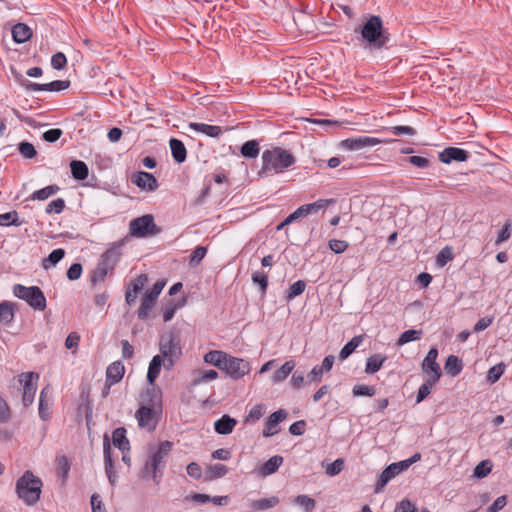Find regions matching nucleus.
<instances>
[{"label":"nucleus","instance_id":"f257e3e1","mask_svg":"<svg viewBox=\"0 0 512 512\" xmlns=\"http://www.w3.org/2000/svg\"><path fill=\"white\" fill-rule=\"evenodd\" d=\"M262 167L258 172L259 177L265 178L284 172L295 163L294 155L281 147H273L263 151Z\"/></svg>","mask_w":512,"mask_h":512},{"label":"nucleus","instance_id":"f03ea898","mask_svg":"<svg viewBox=\"0 0 512 512\" xmlns=\"http://www.w3.org/2000/svg\"><path fill=\"white\" fill-rule=\"evenodd\" d=\"M172 448V442L167 440L160 442L158 447L150 453L146 460L141 472L142 477L152 479L156 485H159L165 468L164 459L169 455Z\"/></svg>","mask_w":512,"mask_h":512},{"label":"nucleus","instance_id":"7ed1b4c3","mask_svg":"<svg viewBox=\"0 0 512 512\" xmlns=\"http://www.w3.org/2000/svg\"><path fill=\"white\" fill-rule=\"evenodd\" d=\"M42 481L31 471L27 470L16 482V492L24 503L27 505L36 504L41 495Z\"/></svg>","mask_w":512,"mask_h":512},{"label":"nucleus","instance_id":"20e7f679","mask_svg":"<svg viewBox=\"0 0 512 512\" xmlns=\"http://www.w3.org/2000/svg\"><path fill=\"white\" fill-rule=\"evenodd\" d=\"M357 31L358 29H355V32ZM359 31L366 43L365 47L380 49L388 41V35L383 31L382 19L379 16H370Z\"/></svg>","mask_w":512,"mask_h":512},{"label":"nucleus","instance_id":"39448f33","mask_svg":"<svg viewBox=\"0 0 512 512\" xmlns=\"http://www.w3.org/2000/svg\"><path fill=\"white\" fill-rule=\"evenodd\" d=\"M159 346L160 356L164 359V368L172 369L182 354L179 337L172 332L165 334L161 337Z\"/></svg>","mask_w":512,"mask_h":512},{"label":"nucleus","instance_id":"423d86ee","mask_svg":"<svg viewBox=\"0 0 512 512\" xmlns=\"http://www.w3.org/2000/svg\"><path fill=\"white\" fill-rule=\"evenodd\" d=\"M13 294L27 302L35 310L43 311L46 304V297L42 290L38 286H24L21 284H15L13 286Z\"/></svg>","mask_w":512,"mask_h":512},{"label":"nucleus","instance_id":"0eeeda50","mask_svg":"<svg viewBox=\"0 0 512 512\" xmlns=\"http://www.w3.org/2000/svg\"><path fill=\"white\" fill-rule=\"evenodd\" d=\"M130 235L137 238H145L157 234L160 229L154 222L151 214L135 218L129 223Z\"/></svg>","mask_w":512,"mask_h":512},{"label":"nucleus","instance_id":"6e6552de","mask_svg":"<svg viewBox=\"0 0 512 512\" xmlns=\"http://www.w3.org/2000/svg\"><path fill=\"white\" fill-rule=\"evenodd\" d=\"M118 255L119 254L116 249H108L102 254L100 262L91 274V282L93 285L104 281L108 272L114 268Z\"/></svg>","mask_w":512,"mask_h":512},{"label":"nucleus","instance_id":"1a4fd4ad","mask_svg":"<svg viewBox=\"0 0 512 512\" xmlns=\"http://www.w3.org/2000/svg\"><path fill=\"white\" fill-rule=\"evenodd\" d=\"M250 363L242 358H237L228 354L222 371L232 380H239L250 372Z\"/></svg>","mask_w":512,"mask_h":512},{"label":"nucleus","instance_id":"9d476101","mask_svg":"<svg viewBox=\"0 0 512 512\" xmlns=\"http://www.w3.org/2000/svg\"><path fill=\"white\" fill-rule=\"evenodd\" d=\"M438 349L432 347L421 364V370L427 379L432 382H438L442 376V371L439 363L437 362Z\"/></svg>","mask_w":512,"mask_h":512},{"label":"nucleus","instance_id":"9b49d317","mask_svg":"<svg viewBox=\"0 0 512 512\" xmlns=\"http://www.w3.org/2000/svg\"><path fill=\"white\" fill-rule=\"evenodd\" d=\"M165 286V282L157 281L150 290H148L141 302V305L138 309L137 315L139 319H146L155 305V302L162 292Z\"/></svg>","mask_w":512,"mask_h":512},{"label":"nucleus","instance_id":"f8f14e48","mask_svg":"<svg viewBox=\"0 0 512 512\" xmlns=\"http://www.w3.org/2000/svg\"><path fill=\"white\" fill-rule=\"evenodd\" d=\"M161 413L162 411L154 410L148 406H140L135 413V418L140 428L152 432L157 427Z\"/></svg>","mask_w":512,"mask_h":512},{"label":"nucleus","instance_id":"ddd939ff","mask_svg":"<svg viewBox=\"0 0 512 512\" xmlns=\"http://www.w3.org/2000/svg\"><path fill=\"white\" fill-rule=\"evenodd\" d=\"M38 379L39 375L33 372L22 373L19 376V382L23 386L22 401L24 406H29L33 403Z\"/></svg>","mask_w":512,"mask_h":512},{"label":"nucleus","instance_id":"4468645a","mask_svg":"<svg viewBox=\"0 0 512 512\" xmlns=\"http://www.w3.org/2000/svg\"><path fill=\"white\" fill-rule=\"evenodd\" d=\"M331 202L332 200L319 199L313 203L301 205L294 212L288 215V221L295 222L296 220L310 214H316L319 211L326 209Z\"/></svg>","mask_w":512,"mask_h":512},{"label":"nucleus","instance_id":"2eb2a0df","mask_svg":"<svg viewBox=\"0 0 512 512\" xmlns=\"http://www.w3.org/2000/svg\"><path fill=\"white\" fill-rule=\"evenodd\" d=\"M407 470L406 465L403 461L395 462L387 466L382 473L379 475L378 480L375 484V493L383 491L384 487L398 474Z\"/></svg>","mask_w":512,"mask_h":512},{"label":"nucleus","instance_id":"dca6fc26","mask_svg":"<svg viewBox=\"0 0 512 512\" xmlns=\"http://www.w3.org/2000/svg\"><path fill=\"white\" fill-rule=\"evenodd\" d=\"M378 138L370 136H358L344 139L340 142V147L348 151H358L366 147H373L380 144Z\"/></svg>","mask_w":512,"mask_h":512},{"label":"nucleus","instance_id":"f3484780","mask_svg":"<svg viewBox=\"0 0 512 512\" xmlns=\"http://www.w3.org/2000/svg\"><path fill=\"white\" fill-rule=\"evenodd\" d=\"M23 86L26 90L29 91H49V92H59L67 89L70 86V81L68 80H55L47 84H38L31 82L29 80H25L23 82Z\"/></svg>","mask_w":512,"mask_h":512},{"label":"nucleus","instance_id":"a211bd4d","mask_svg":"<svg viewBox=\"0 0 512 512\" xmlns=\"http://www.w3.org/2000/svg\"><path fill=\"white\" fill-rule=\"evenodd\" d=\"M140 406H148L154 410L162 411V394L161 390L157 387L146 389L141 394Z\"/></svg>","mask_w":512,"mask_h":512},{"label":"nucleus","instance_id":"6ab92c4d","mask_svg":"<svg viewBox=\"0 0 512 512\" xmlns=\"http://www.w3.org/2000/svg\"><path fill=\"white\" fill-rule=\"evenodd\" d=\"M288 413L284 409H279L273 412L266 420L265 428L263 429L264 437H271L279 433V423L286 419Z\"/></svg>","mask_w":512,"mask_h":512},{"label":"nucleus","instance_id":"aec40b11","mask_svg":"<svg viewBox=\"0 0 512 512\" xmlns=\"http://www.w3.org/2000/svg\"><path fill=\"white\" fill-rule=\"evenodd\" d=\"M103 453L105 462V472L108 477L109 483L112 486H114L117 481V474L116 471L114 470V463L111 456L110 438L107 434H105L103 438Z\"/></svg>","mask_w":512,"mask_h":512},{"label":"nucleus","instance_id":"412c9836","mask_svg":"<svg viewBox=\"0 0 512 512\" xmlns=\"http://www.w3.org/2000/svg\"><path fill=\"white\" fill-rule=\"evenodd\" d=\"M131 182L142 190L149 192L155 191L158 188L157 179L148 172L139 171L132 175Z\"/></svg>","mask_w":512,"mask_h":512},{"label":"nucleus","instance_id":"4be33fe9","mask_svg":"<svg viewBox=\"0 0 512 512\" xmlns=\"http://www.w3.org/2000/svg\"><path fill=\"white\" fill-rule=\"evenodd\" d=\"M468 157V151L458 147H447L438 155L439 160L444 164H450L453 161L464 162Z\"/></svg>","mask_w":512,"mask_h":512},{"label":"nucleus","instance_id":"5701e85b","mask_svg":"<svg viewBox=\"0 0 512 512\" xmlns=\"http://www.w3.org/2000/svg\"><path fill=\"white\" fill-rule=\"evenodd\" d=\"M125 373L124 365L121 361L112 362L106 369V384L108 388L121 381Z\"/></svg>","mask_w":512,"mask_h":512},{"label":"nucleus","instance_id":"b1692460","mask_svg":"<svg viewBox=\"0 0 512 512\" xmlns=\"http://www.w3.org/2000/svg\"><path fill=\"white\" fill-rule=\"evenodd\" d=\"M189 128L195 132L205 134L211 138H219L223 134L222 127L218 125H209L206 123L190 122Z\"/></svg>","mask_w":512,"mask_h":512},{"label":"nucleus","instance_id":"393cba45","mask_svg":"<svg viewBox=\"0 0 512 512\" xmlns=\"http://www.w3.org/2000/svg\"><path fill=\"white\" fill-rule=\"evenodd\" d=\"M284 459L280 455L270 457L265 463L258 467L257 472L262 477L274 474L282 465Z\"/></svg>","mask_w":512,"mask_h":512},{"label":"nucleus","instance_id":"a878e982","mask_svg":"<svg viewBox=\"0 0 512 512\" xmlns=\"http://www.w3.org/2000/svg\"><path fill=\"white\" fill-rule=\"evenodd\" d=\"M51 390L49 387L42 389L39 396V417L42 420H47L51 414Z\"/></svg>","mask_w":512,"mask_h":512},{"label":"nucleus","instance_id":"bb28decb","mask_svg":"<svg viewBox=\"0 0 512 512\" xmlns=\"http://www.w3.org/2000/svg\"><path fill=\"white\" fill-rule=\"evenodd\" d=\"M193 378L191 381V386H198L203 383H207L215 380L218 377V372L213 369H196L192 374Z\"/></svg>","mask_w":512,"mask_h":512},{"label":"nucleus","instance_id":"cd10ccee","mask_svg":"<svg viewBox=\"0 0 512 512\" xmlns=\"http://www.w3.org/2000/svg\"><path fill=\"white\" fill-rule=\"evenodd\" d=\"M236 424V419L230 417L229 415H223L221 418L215 421L214 429L218 434L228 435L233 432Z\"/></svg>","mask_w":512,"mask_h":512},{"label":"nucleus","instance_id":"c85d7f7f","mask_svg":"<svg viewBox=\"0 0 512 512\" xmlns=\"http://www.w3.org/2000/svg\"><path fill=\"white\" fill-rule=\"evenodd\" d=\"M32 36L31 28L24 23H17L12 28V37L16 43H24Z\"/></svg>","mask_w":512,"mask_h":512},{"label":"nucleus","instance_id":"c756f323","mask_svg":"<svg viewBox=\"0 0 512 512\" xmlns=\"http://www.w3.org/2000/svg\"><path fill=\"white\" fill-rule=\"evenodd\" d=\"M112 442L122 452L130 450V443L126 437V429L124 427L116 428L112 433Z\"/></svg>","mask_w":512,"mask_h":512},{"label":"nucleus","instance_id":"7c9ffc66","mask_svg":"<svg viewBox=\"0 0 512 512\" xmlns=\"http://www.w3.org/2000/svg\"><path fill=\"white\" fill-rule=\"evenodd\" d=\"M173 159L177 163H183L187 157V150L183 142L179 139L172 138L169 142Z\"/></svg>","mask_w":512,"mask_h":512},{"label":"nucleus","instance_id":"2f4dec72","mask_svg":"<svg viewBox=\"0 0 512 512\" xmlns=\"http://www.w3.org/2000/svg\"><path fill=\"white\" fill-rule=\"evenodd\" d=\"M164 366V359L160 355H155L149 363L147 371V381L153 385L158 378L161 367Z\"/></svg>","mask_w":512,"mask_h":512},{"label":"nucleus","instance_id":"473e14b6","mask_svg":"<svg viewBox=\"0 0 512 512\" xmlns=\"http://www.w3.org/2000/svg\"><path fill=\"white\" fill-rule=\"evenodd\" d=\"M387 360V356L381 353L371 355L366 360L365 372L367 374H374L381 369L384 362Z\"/></svg>","mask_w":512,"mask_h":512},{"label":"nucleus","instance_id":"72a5a7b5","mask_svg":"<svg viewBox=\"0 0 512 512\" xmlns=\"http://www.w3.org/2000/svg\"><path fill=\"white\" fill-rule=\"evenodd\" d=\"M227 356L228 354L226 352L220 350H211L204 355V361L205 363L213 365L222 370Z\"/></svg>","mask_w":512,"mask_h":512},{"label":"nucleus","instance_id":"f704fd0d","mask_svg":"<svg viewBox=\"0 0 512 512\" xmlns=\"http://www.w3.org/2000/svg\"><path fill=\"white\" fill-rule=\"evenodd\" d=\"M70 168L74 179L83 181L88 177L89 170L85 162L81 160H73L70 163Z\"/></svg>","mask_w":512,"mask_h":512},{"label":"nucleus","instance_id":"c9c22d12","mask_svg":"<svg viewBox=\"0 0 512 512\" xmlns=\"http://www.w3.org/2000/svg\"><path fill=\"white\" fill-rule=\"evenodd\" d=\"M279 504V498L277 496H271L269 498H262L251 502L250 507L253 511H265L271 509Z\"/></svg>","mask_w":512,"mask_h":512},{"label":"nucleus","instance_id":"e433bc0d","mask_svg":"<svg viewBox=\"0 0 512 512\" xmlns=\"http://www.w3.org/2000/svg\"><path fill=\"white\" fill-rule=\"evenodd\" d=\"M444 368L447 374H449L452 377H455L461 373L463 369V363L457 356L449 355L446 359Z\"/></svg>","mask_w":512,"mask_h":512},{"label":"nucleus","instance_id":"4c0bfd02","mask_svg":"<svg viewBox=\"0 0 512 512\" xmlns=\"http://www.w3.org/2000/svg\"><path fill=\"white\" fill-rule=\"evenodd\" d=\"M363 342V335L354 336L349 342H347L340 350L339 359L345 360L348 358L357 347Z\"/></svg>","mask_w":512,"mask_h":512},{"label":"nucleus","instance_id":"58836bf2","mask_svg":"<svg viewBox=\"0 0 512 512\" xmlns=\"http://www.w3.org/2000/svg\"><path fill=\"white\" fill-rule=\"evenodd\" d=\"M295 367L293 360L286 361L278 370L273 374L272 380L274 383H280L284 381Z\"/></svg>","mask_w":512,"mask_h":512},{"label":"nucleus","instance_id":"ea45409f","mask_svg":"<svg viewBox=\"0 0 512 512\" xmlns=\"http://www.w3.org/2000/svg\"><path fill=\"white\" fill-rule=\"evenodd\" d=\"M59 190L60 188L58 185H49L42 189L34 191L31 194L30 199L43 201L56 194Z\"/></svg>","mask_w":512,"mask_h":512},{"label":"nucleus","instance_id":"a19ab883","mask_svg":"<svg viewBox=\"0 0 512 512\" xmlns=\"http://www.w3.org/2000/svg\"><path fill=\"white\" fill-rule=\"evenodd\" d=\"M259 143L256 140L246 141L241 146V155L245 158H256L259 155Z\"/></svg>","mask_w":512,"mask_h":512},{"label":"nucleus","instance_id":"79ce46f5","mask_svg":"<svg viewBox=\"0 0 512 512\" xmlns=\"http://www.w3.org/2000/svg\"><path fill=\"white\" fill-rule=\"evenodd\" d=\"M423 332L422 330L409 329L404 331L399 339L397 340V345L402 346L406 343L416 341L421 338Z\"/></svg>","mask_w":512,"mask_h":512},{"label":"nucleus","instance_id":"37998d69","mask_svg":"<svg viewBox=\"0 0 512 512\" xmlns=\"http://www.w3.org/2000/svg\"><path fill=\"white\" fill-rule=\"evenodd\" d=\"M454 253L452 247L445 246L442 248L436 256V264L438 267H444L448 262L453 260Z\"/></svg>","mask_w":512,"mask_h":512},{"label":"nucleus","instance_id":"c03bdc74","mask_svg":"<svg viewBox=\"0 0 512 512\" xmlns=\"http://www.w3.org/2000/svg\"><path fill=\"white\" fill-rule=\"evenodd\" d=\"M22 223L23 221L19 220V216L16 211L0 214V226H20Z\"/></svg>","mask_w":512,"mask_h":512},{"label":"nucleus","instance_id":"a18cd8bd","mask_svg":"<svg viewBox=\"0 0 512 512\" xmlns=\"http://www.w3.org/2000/svg\"><path fill=\"white\" fill-rule=\"evenodd\" d=\"M438 382H432L431 379H425L424 383L419 387L418 393L416 396V403L422 402L426 397L430 395L432 392L433 387Z\"/></svg>","mask_w":512,"mask_h":512},{"label":"nucleus","instance_id":"49530a36","mask_svg":"<svg viewBox=\"0 0 512 512\" xmlns=\"http://www.w3.org/2000/svg\"><path fill=\"white\" fill-rule=\"evenodd\" d=\"M492 462L490 460H483L476 465L473 471V476L478 479L486 477L492 470Z\"/></svg>","mask_w":512,"mask_h":512},{"label":"nucleus","instance_id":"de8ad7c7","mask_svg":"<svg viewBox=\"0 0 512 512\" xmlns=\"http://www.w3.org/2000/svg\"><path fill=\"white\" fill-rule=\"evenodd\" d=\"M505 371V364L500 362L492 366L487 372V381L491 384L496 383Z\"/></svg>","mask_w":512,"mask_h":512},{"label":"nucleus","instance_id":"09e8293b","mask_svg":"<svg viewBox=\"0 0 512 512\" xmlns=\"http://www.w3.org/2000/svg\"><path fill=\"white\" fill-rule=\"evenodd\" d=\"M65 256V251L62 248H58L53 250L47 259L43 262V267L45 269H48L50 266L56 265L58 262H60Z\"/></svg>","mask_w":512,"mask_h":512},{"label":"nucleus","instance_id":"8fccbe9b","mask_svg":"<svg viewBox=\"0 0 512 512\" xmlns=\"http://www.w3.org/2000/svg\"><path fill=\"white\" fill-rule=\"evenodd\" d=\"M252 282L259 285L261 293L265 294L268 287V275L263 271H255L251 276Z\"/></svg>","mask_w":512,"mask_h":512},{"label":"nucleus","instance_id":"3c124183","mask_svg":"<svg viewBox=\"0 0 512 512\" xmlns=\"http://www.w3.org/2000/svg\"><path fill=\"white\" fill-rule=\"evenodd\" d=\"M293 502L303 507L305 512H312L316 505L315 500L307 495H298Z\"/></svg>","mask_w":512,"mask_h":512},{"label":"nucleus","instance_id":"603ef678","mask_svg":"<svg viewBox=\"0 0 512 512\" xmlns=\"http://www.w3.org/2000/svg\"><path fill=\"white\" fill-rule=\"evenodd\" d=\"M352 393L354 396H368L372 397L376 393V389L374 386L365 385V384H356L352 389Z\"/></svg>","mask_w":512,"mask_h":512},{"label":"nucleus","instance_id":"864d4df0","mask_svg":"<svg viewBox=\"0 0 512 512\" xmlns=\"http://www.w3.org/2000/svg\"><path fill=\"white\" fill-rule=\"evenodd\" d=\"M305 288H306V283L303 280H298V281L294 282L289 287V290H288L287 296H286L287 299L292 300L295 297L301 295L304 292Z\"/></svg>","mask_w":512,"mask_h":512},{"label":"nucleus","instance_id":"5fc2aeb1","mask_svg":"<svg viewBox=\"0 0 512 512\" xmlns=\"http://www.w3.org/2000/svg\"><path fill=\"white\" fill-rule=\"evenodd\" d=\"M207 249L204 246H197L190 255L189 263L191 266H197L205 257Z\"/></svg>","mask_w":512,"mask_h":512},{"label":"nucleus","instance_id":"6e6d98bb","mask_svg":"<svg viewBox=\"0 0 512 512\" xmlns=\"http://www.w3.org/2000/svg\"><path fill=\"white\" fill-rule=\"evenodd\" d=\"M65 208V201L62 198L52 200L45 208L47 214H60Z\"/></svg>","mask_w":512,"mask_h":512},{"label":"nucleus","instance_id":"4d7b16f0","mask_svg":"<svg viewBox=\"0 0 512 512\" xmlns=\"http://www.w3.org/2000/svg\"><path fill=\"white\" fill-rule=\"evenodd\" d=\"M19 152L27 159H32L37 155L35 147L29 142H21L19 144Z\"/></svg>","mask_w":512,"mask_h":512},{"label":"nucleus","instance_id":"13d9d810","mask_svg":"<svg viewBox=\"0 0 512 512\" xmlns=\"http://www.w3.org/2000/svg\"><path fill=\"white\" fill-rule=\"evenodd\" d=\"M389 132L394 136L409 135L414 136L416 130L411 126H392L388 128Z\"/></svg>","mask_w":512,"mask_h":512},{"label":"nucleus","instance_id":"bf43d9fd","mask_svg":"<svg viewBox=\"0 0 512 512\" xmlns=\"http://www.w3.org/2000/svg\"><path fill=\"white\" fill-rule=\"evenodd\" d=\"M228 472V468L223 464H214L208 467L210 478H221Z\"/></svg>","mask_w":512,"mask_h":512},{"label":"nucleus","instance_id":"052dcab7","mask_svg":"<svg viewBox=\"0 0 512 512\" xmlns=\"http://www.w3.org/2000/svg\"><path fill=\"white\" fill-rule=\"evenodd\" d=\"M67 64V58L62 52L55 53L51 58V66L56 70L63 69Z\"/></svg>","mask_w":512,"mask_h":512},{"label":"nucleus","instance_id":"680f3d73","mask_svg":"<svg viewBox=\"0 0 512 512\" xmlns=\"http://www.w3.org/2000/svg\"><path fill=\"white\" fill-rule=\"evenodd\" d=\"M329 248L336 254H341L348 248V242L344 240L331 239L328 243Z\"/></svg>","mask_w":512,"mask_h":512},{"label":"nucleus","instance_id":"e2e57ef3","mask_svg":"<svg viewBox=\"0 0 512 512\" xmlns=\"http://www.w3.org/2000/svg\"><path fill=\"white\" fill-rule=\"evenodd\" d=\"M80 342V335L77 332H71L66 340L65 346L69 350H73V352L77 351Z\"/></svg>","mask_w":512,"mask_h":512},{"label":"nucleus","instance_id":"0e129e2a","mask_svg":"<svg viewBox=\"0 0 512 512\" xmlns=\"http://www.w3.org/2000/svg\"><path fill=\"white\" fill-rule=\"evenodd\" d=\"M148 282V277L146 274L139 275L135 280H133L130 284L131 289L135 293L142 291L146 283Z\"/></svg>","mask_w":512,"mask_h":512},{"label":"nucleus","instance_id":"69168bd1","mask_svg":"<svg viewBox=\"0 0 512 512\" xmlns=\"http://www.w3.org/2000/svg\"><path fill=\"white\" fill-rule=\"evenodd\" d=\"M63 134V131L59 128H52L45 131L42 135V138L49 143L56 142Z\"/></svg>","mask_w":512,"mask_h":512},{"label":"nucleus","instance_id":"338daca9","mask_svg":"<svg viewBox=\"0 0 512 512\" xmlns=\"http://www.w3.org/2000/svg\"><path fill=\"white\" fill-rule=\"evenodd\" d=\"M344 461L343 459H336L333 463L327 465L326 473L329 476H335L343 470Z\"/></svg>","mask_w":512,"mask_h":512},{"label":"nucleus","instance_id":"774afa93","mask_svg":"<svg viewBox=\"0 0 512 512\" xmlns=\"http://www.w3.org/2000/svg\"><path fill=\"white\" fill-rule=\"evenodd\" d=\"M507 504L506 496L497 497L493 503L486 509V512H498Z\"/></svg>","mask_w":512,"mask_h":512}]
</instances>
